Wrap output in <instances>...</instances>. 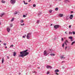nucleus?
Listing matches in <instances>:
<instances>
[{
	"label": "nucleus",
	"mask_w": 75,
	"mask_h": 75,
	"mask_svg": "<svg viewBox=\"0 0 75 75\" xmlns=\"http://www.w3.org/2000/svg\"><path fill=\"white\" fill-rule=\"evenodd\" d=\"M28 51V50L27 49L23 51L20 52V55L18 56L19 57H22L23 58V57L26 56L29 54V52H27Z\"/></svg>",
	"instance_id": "1"
},
{
	"label": "nucleus",
	"mask_w": 75,
	"mask_h": 75,
	"mask_svg": "<svg viewBox=\"0 0 75 75\" xmlns=\"http://www.w3.org/2000/svg\"><path fill=\"white\" fill-rule=\"evenodd\" d=\"M51 51V49H50L48 50V52H47V51L45 50L43 53V54L44 55H46V56H47L49 54V53H50V52H50Z\"/></svg>",
	"instance_id": "2"
},
{
	"label": "nucleus",
	"mask_w": 75,
	"mask_h": 75,
	"mask_svg": "<svg viewBox=\"0 0 75 75\" xmlns=\"http://www.w3.org/2000/svg\"><path fill=\"white\" fill-rule=\"evenodd\" d=\"M31 33H28L26 36L27 39H30V37H31Z\"/></svg>",
	"instance_id": "3"
},
{
	"label": "nucleus",
	"mask_w": 75,
	"mask_h": 75,
	"mask_svg": "<svg viewBox=\"0 0 75 75\" xmlns=\"http://www.w3.org/2000/svg\"><path fill=\"white\" fill-rule=\"evenodd\" d=\"M60 26L59 25H56L54 26V28L55 29H57Z\"/></svg>",
	"instance_id": "4"
},
{
	"label": "nucleus",
	"mask_w": 75,
	"mask_h": 75,
	"mask_svg": "<svg viewBox=\"0 0 75 75\" xmlns=\"http://www.w3.org/2000/svg\"><path fill=\"white\" fill-rule=\"evenodd\" d=\"M10 2L11 4H13L16 3V1L13 0H11L10 1Z\"/></svg>",
	"instance_id": "5"
},
{
	"label": "nucleus",
	"mask_w": 75,
	"mask_h": 75,
	"mask_svg": "<svg viewBox=\"0 0 75 75\" xmlns=\"http://www.w3.org/2000/svg\"><path fill=\"white\" fill-rule=\"evenodd\" d=\"M46 68H47V69H49V68H50V69H52V67H51V66H47L46 67Z\"/></svg>",
	"instance_id": "6"
},
{
	"label": "nucleus",
	"mask_w": 75,
	"mask_h": 75,
	"mask_svg": "<svg viewBox=\"0 0 75 75\" xmlns=\"http://www.w3.org/2000/svg\"><path fill=\"white\" fill-rule=\"evenodd\" d=\"M72 18H73V15H71L69 18H70V19H72Z\"/></svg>",
	"instance_id": "7"
},
{
	"label": "nucleus",
	"mask_w": 75,
	"mask_h": 75,
	"mask_svg": "<svg viewBox=\"0 0 75 75\" xmlns=\"http://www.w3.org/2000/svg\"><path fill=\"white\" fill-rule=\"evenodd\" d=\"M7 31H8V33H9L10 31V29L8 28H7Z\"/></svg>",
	"instance_id": "8"
},
{
	"label": "nucleus",
	"mask_w": 75,
	"mask_h": 75,
	"mask_svg": "<svg viewBox=\"0 0 75 75\" xmlns=\"http://www.w3.org/2000/svg\"><path fill=\"white\" fill-rule=\"evenodd\" d=\"M59 16L60 17H63V14H60L59 15Z\"/></svg>",
	"instance_id": "9"
},
{
	"label": "nucleus",
	"mask_w": 75,
	"mask_h": 75,
	"mask_svg": "<svg viewBox=\"0 0 75 75\" xmlns=\"http://www.w3.org/2000/svg\"><path fill=\"white\" fill-rule=\"evenodd\" d=\"M4 13H1L0 14V17H2V16H4Z\"/></svg>",
	"instance_id": "10"
},
{
	"label": "nucleus",
	"mask_w": 75,
	"mask_h": 75,
	"mask_svg": "<svg viewBox=\"0 0 75 75\" xmlns=\"http://www.w3.org/2000/svg\"><path fill=\"white\" fill-rule=\"evenodd\" d=\"M64 55H63L60 56V58L61 59H62L63 58H64V59H65V57L64 58Z\"/></svg>",
	"instance_id": "11"
},
{
	"label": "nucleus",
	"mask_w": 75,
	"mask_h": 75,
	"mask_svg": "<svg viewBox=\"0 0 75 75\" xmlns=\"http://www.w3.org/2000/svg\"><path fill=\"white\" fill-rule=\"evenodd\" d=\"M66 19L67 20H69V16H66Z\"/></svg>",
	"instance_id": "12"
},
{
	"label": "nucleus",
	"mask_w": 75,
	"mask_h": 75,
	"mask_svg": "<svg viewBox=\"0 0 75 75\" xmlns=\"http://www.w3.org/2000/svg\"><path fill=\"white\" fill-rule=\"evenodd\" d=\"M59 70H58V69H57L55 70L54 72H59Z\"/></svg>",
	"instance_id": "13"
},
{
	"label": "nucleus",
	"mask_w": 75,
	"mask_h": 75,
	"mask_svg": "<svg viewBox=\"0 0 75 75\" xmlns=\"http://www.w3.org/2000/svg\"><path fill=\"white\" fill-rule=\"evenodd\" d=\"M4 61V58H2V64H3Z\"/></svg>",
	"instance_id": "14"
},
{
	"label": "nucleus",
	"mask_w": 75,
	"mask_h": 75,
	"mask_svg": "<svg viewBox=\"0 0 75 75\" xmlns=\"http://www.w3.org/2000/svg\"><path fill=\"white\" fill-rule=\"evenodd\" d=\"M13 55L14 57H15V56H16V52H13Z\"/></svg>",
	"instance_id": "15"
},
{
	"label": "nucleus",
	"mask_w": 75,
	"mask_h": 75,
	"mask_svg": "<svg viewBox=\"0 0 75 75\" xmlns=\"http://www.w3.org/2000/svg\"><path fill=\"white\" fill-rule=\"evenodd\" d=\"M50 55H51V56H52L53 57V56H55V54H53L52 53L50 54Z\"/></svg>",
	"instance_id": "16"
},
{
	"label": "nucleus",
	"mask_w": 75,
	"mask_h": 75,
	"mask_svg": "<svg viewBox=\"0 0 75 75\" xmlns=\"http://www.w3.org/2000/svg\"><path fill=\"white\" fill-rule=\"evenodd\" d=\"M17 13H18V12L17 11H16L15 13H14L13 14L14 15H16V14H17Z\"/></svg>",
	"instance_id": "17"
},
{
	"label": "nucleus",
	"mask_w": 75,
	"mask_h": 75,
	"mask_svg": "<svg viewBox=\"0 0 75 75\" xmlns=\"http://www.w3.org/2000/svg\"><path fill=\"white\" fill-rule=\"evenodd\" d=\"M42 13L41 12H40V13H38V16H40V15H41V14Z\"/></svg>",
	"instance_id": "18"
},
{
	"label": "nucleus",
	"mask_w": 75,
	"mask_h": 75,
	"mask_svg": "<svg viewBox=\"0 0 75 75\" xmlns=\"http://www.w3.org/2000/svg\"><path fill=\"white\" fill-rule=\"evenodd\" d=\"M69 38V39H70V40H71V39H72V38H72V36H70Z\"/></svg>",
	"instance_id": "19"
},
{
	"label": "nucleus",
	"mask_w": 75,
	"mask_h": 75,
	"mask_svg": "<svg viewBox=\"0 0 75 75\" xmlns=\"http://www.w3.org/2000/svg\"><path fill=\"white\" fill-rule=\"evenodd\" d=\"M23 22H24V20H22L20 21V23H23Z\"/></svg>",
	"instance_id": "20"
},
{
	"label": "nucleus",
	"mask_w": 75,
	"mask_h": 75,
	"mask_svg": "<svg viewBox=\"0 0 75 75\" xmlns=\"http://www.w3.org/2000/svg\"><path fill=\"white\" fill-rule=\"evenodd\" d=\"M1 2L2 3H6V1H3V0H2L1 1Z\"/></svg>",
	"instance_id": "21"
},
{
	"label": "nucleus",
	"mask_w": 75,
	"mask_h": 75,
	"mask_svg": "<svg viewBox=\"0 0 75 75\" xmlns=\"http://www.w3.org/2000/svg\"><path fill=\"white\" fill-rule=\"evenodd\" d=\"M55 10L56 11H58V8H56L55 9Z\"/></svg>",
	"instance_id": "22"
},
{
	"label": "nucleus",
	"mask_w": 75,
	"mask_h": 75,
	"mask_svg": "<svg viewBox=\"0 0 75 75\" xmlns=\"http://www.w3.org/2000/svg\"><path fill=\"white\" fill-rule=\"evenodd\" d=\"M65 41H66V42H67V43H69V42L68 41V40H65Z\"/></svg>",
	"instance_id": "23"
},
{
	"label": "nucleus",
	"mask_w": 75,
	"mask_h": 75,
	"mask_svg": "<svg viewBox=\"0 0 75 75\" xmlns=\"http://www.w3.org/2000/svg\"><path fill=\"white\" fill-rule=\"evenodd\" d=\"M75 41H74L73 42H72L71 44V45H73V44H75Z\"/></svg>",
	"instance_id": "24"
},
{
	"label": "nucleus",
	"mask_w": 75,
	"mask_h": 75,
	"mask_svg": "<svg viewBox=\"0 0 75 75\" xmlns=\"http://www.w3.org/2000/svg\"><path fill=\"white\" fill-rule=\"evenodd\" d=\"M14 47V45H12L10 46L9 48H11V47Z\"/></svg>",
	"instance_id": "25"
},
{
	"label": "nucleus",
	"mask_w": 75,
	"mask_h": 75,
	"mask_svg": "<svg viewBox=\"0 0 75 75\" xmlns=\"http://www.w3.org/2000/svg\"><path fill=\"white\" fill-rule=\"evenodd\" d=\"M14 18H12L11 19V21H14Z\"/></svg>",
	"instance_id": "26"
},
{
	"label": "nucleus",
	"mask_w": 75,
	"mask_h": 75,
	"mask_svg": "<svg viewBox=\"0 0 75 75\" xmlns=\"http://www.w3.org/2000/svg\"><path fill=\"white\" fill-rule=\"evenodd\" d=\"M35 6H36V5H35V4H34L33 5V7H35Z\"/></svg>",
	"instance_id": "27"
},
{
	"label": "nucleus",
	"mask_w": 75,
	"mask_h": 75,
	"mask_svg": "<svg viewBox=\"0 0 75 75\" xmlns=\"http://www.w3.org/2000/svg\"><path fill=\"white\" fill-rule=\"evenodd\" d=\"M64 44H65L66 45H67V42H66V41H64Z\"/></svg>",
	"instance_id": "28"
},
{
	"label": "nucleus",
	"mask_w": 75,
	"mask_h": 75,
	"mask_svg": "<svg viewBox=\"0 0 75 75\" xmlns=\"http://www.w3.org/2000/svg\"><path fill=\"white\" fill-rule=\"evenodd\" d=\"M64 45H65L64 44V43H63L62 45V47H63V48H64Z\"/></svg>",
	"instance_id": "29"
},
{
	"label": "nucleus",
	"mask_w": 75,
	"mask_h": 75,
	"mask_svg": "<svg viewBox=\"0 0 75 75\" xmlns=\"http://www.w3.org/2000/svg\"><path fill=\"white\" fill-rule=\"evenodd\" d=\"M40 22V20L37 21V22H36L37 23H39Z\"/></svg>",
	"instance_id": "30"
},
{
	"label": "nucleus",
	"mask_w": 75,
	"mask_h": 75,
	"mask_svg": "<svg viewBox=\"0 0 75 75\" xmlns=\"http://www.w3.org/2000/svg\"><path fill=\"white\" fill-rule=\"evenodd\" d=\"M52 11V10H50L49 11V12L50 13H51Z\"/></svg>",
	"instance_id": "31"
},
{
	"label": "nucleus",
	"mask_w": 75,
	"mask_h": 75,
	"mask_svg": "<svg viewBox=\"0 0 75 75\" xmlns=\"http://www.w3.org/2000/svg\"><path fill=\"white\" fill-rule=\"evenodd\" d=\"M23 17H24V18L26 17V15H23Z\"/></svg>",
	"instance_id": "32"
},
{
	"label": "nucleus",
	"mask_w": 75,
	"mask_h": 75,
	"mask_svg": "<svg viewBox=\"0 0 75 75\" xmlns=\"http://www.w3.org/2000/svg\"><path fill=\"white\" fill-rule=\"evenodd\" d=\"M72 33H73V35H75V32L73 31Z\"/></svg>",
	"instance_id": "33"
},
{
	"label": "nucleus",
	"mask_w": 75,
	"mask_h": 75,
	"mask_svg": "<svg viewBox=\"0 0 75 75\" xmlns=\"http://www.w3.org/2000/svg\"><path fill=\"white\" fill-rule=\"evenodd\" d=\"M11 27H13V24H11L10 25Z\"/></svg>",
	"instance_id": "34"
},
{
	"label": "nucleus",
	"mask_w": 75,
	"mask_h": 75,
	"mask_svg": "<svg viewBox=\"0 0 75 75\" xmlns=\"http://www.w3.org/2000/svg\"><path fill=\"white\" fill-rule=\"evenodd\" d=\"M50 74V72L49 71H47V74L48 75Z\"/></svg>",
	"instance_id": "35"
},
{
	"label": "nucleus",
	"mask_w": 75,
	"mask_h": 75,
	"mask_svg": "<svg viewBox=\"0 0 75 75\" xmlns=\"http://www.w3.org/2000/svg\"><path fill=\"white\" fill-rule=\"evenodd\" d=\"M21 25L22 26L24 25V23H23V24H21Z\"/></svg>",
	"instance_id": "36"
},
{
	"label": "nucleus",
	"mask_w": 75,
	"mask_h": 75,
	"mask_svg": "<svg viewBox=\"0 0 75 75\" xmlns=\"http://www.w3.org/2000/svg\"><path fill=\"white\" fill-rule=\"evenodd\" d=\"M3 45H5V46H6V43H4L3 44Z\"/></svg>",
	"instance_id": "37"
},
{
	"label": "nucleus",
	"mask_w": 75,
	"mask_h": 75,
	"mask_svg": "<svg viewBox=\"0 0 75 75\" xmlns=\"http://www.w3.org/2000/svg\"><path fill=\"white\" fill-rule=\"evenodd\" d=\"M64 40V38H62V40L61 41H63Z\"/></svg>",
	"instance_id": "38"
},
{
	"label": "nucleus",
	"mask_w": 75,
	"mask_h": 75,
	"mask_svg": "<svg viewBox=\"0 0 75 75\" xmlns=\"http://www.w3.org/2000/svg\"><path fill=\"white\" fill-rule=\"evenodd\" d=\"M67 47L66 46L65 48V50H67Z\"/></svg>",
	"instance_id": "39"
},
{
	"label": "nucleus",
	"mask_w": 75,
	"mask_h": 75,
	"mask_svg": "<svg viewBox=\"0 0 75 75\" xmlns=\"http://www.w3.org/2000/svg\"><path fill=\"white\" fill-rule=\"evenodd\" d=\"M71 25H69V28H71Z\"/></svg>",
	"instance_id": "40"
},
{
	"label": "nucleus",
	"mask_w": 75,
	"mask_h": 75,
	"mask_svg": "<svg viewBox=\"0 0 75 75\" xmlns=\"http://www.w3.org/2000/svg\"><path fill=\"white\" fill-rule=\"evenodd\" d=\"M24 4H28V3H26L25 2Z\"/></svg>",
	"instance_id": "41"
},
{
	"label": "nucleus",
	"mask_w": 75,
	"mask_h": 75,
	"mask_svg": "<svg viewBox=\"0 0 75 75\" xmlns=\"http://www.w3.org/2000/svg\"><path fill=\"white\" fill-rule=\"evenodd\" d=\"M7 59H9V56H7Z\"/></svg>",
	"instance_id": "42"
},
{
	"label": "nucleus",
	"mask_w": 75,
	"mask_h": 75,
	"mask_svg": "<svg viewBox=\"0 0 75 75\" xmlns=\"http://www.w3.org/2000/svg\"><path fill=\"white\" fill-rule=\"evenodd\" d=\"M62 69H65V67H62Z\"/></svg>",
	"instance_id": "43"
},
{
	"label": "nucleus",
	"mask_w": 75,
	"mask_h": 75,
	"mask_svg": "<svg viewBox=\"0 0 75 75\" xmlns=\"http://www.w3.org/2000/svg\"><path fill=\"white\" fill-rule=\"evenodd\" d=\"M65 1H68V0H65Z\"/></svg>",
	"instance_id": "44"
},
{
	"label": "nucleus",
	"mask_w": 75,
	"mask_h": 75,
	"mask_svg": "<svg viewBox=\"0 0 75 75\" xmlns=\"http://www.w3.org/2000/svg\"><path fill=\"white\" fill-rule=\"evenodd\" d=\"M71 41H73V40L72 39H70Z\"/></svg>",
	"instance_id": "45"
},
{
	"label": "nucleus",
	"mask_w": 75,
	"mask_h": 75,
	"mask_svg": "<svg viewBox=\"0 0 75 75\" xmlns=\"http://www.w3.org/2000/svg\"><path fill=\"white\" fill-rule=\"evenodd\" d=\"M71 13H74V11H71Z\"/></svg>",
	"instance_id": "46"
},
{
	"label": "nucleus",
	"mask_w": 75,
	"mask_h": 75,
	"mask_svg": "<svg viewBox=\"0 0 75 75\" xmlns=\"http://www.w3.org/2000/svg\"><path fill=\"white\" fill-rule=\"evenodd\" d=\"M23 38H25V36H23Z\"/></svg>",
	"instance_id": "47"
},
{
	"label": "nucleus",
	"mask_w": 75,
	"mask_h": 75,
	"mask_svg": "<svg viewBox=\"0 0 75 75\" xmlns=\"http://www.w3.org/2000/svg\"><path fill=\"white\" fill-rule=\"evenodd\" d=\"M56 75H58V73H57V72L56 73Z\"/></svg>",
	"instance_id": "48"
},
{
	"label": "nucleus",
	"mask_w": 75,
	"mask_h": 75,
	"mask_svg": "<svg viewBox=\"0 0 75 75\" xmlns=\"http://www.w3.org/2000/svg\"><path fill=\"white\" fill-rule=\"evenodd\" d=\"M64 61H62V63H64Z\"/></svg>",
	"instance_id": "49"
},
{
	"label": "nucleus",
	"mask_w": 75,
	"mask_h": 75,
	"mask_svg": "<svg viewBox=\"0 0 75 75\" xmlns=\"http://www.w3.org/2000/svg\"><path fill=\"white\" fill-rule=\"evenodd\" d=\"M67 32H65V33L66 34H67Z\"/></svg>",
	"instance_id": "50"
},
{
	"label": "nucleus",
	"mask_w": 75,
	"mask_h": 75,
	"mask_svg": "<svg viewBox=\"0 0 75 75\" xmlns=\"http://www.w3.org/2000/svg\"><path fill=\"white\" fill-rule=\"evenodd\" d=\"M70 34H72V32H71V33H70Z\"/></svg>",
	"instance_id": "51"
},
{
	"label": "nucleus",
	"mask_w": 75,
	"mask_h": 75,
	"mask_svg": "<svg viewBox=\"0 0 75 75\" xmlns=\"http://www.w3.org/2000/svg\"><path fill=\"white\" fill-rule=\"evenodd\" d=\"M23 1V2H24V4L25 3V1Z\"/></svg>",
	"instance_id": "52"
},
{
	"label": "nucleus",
	"mask_w": 75,
	"mask_h": 75,
	"mask_svg": "<svg viewBox=\"0 0 75 75\" xmlns=\"http://www.w3.org/2000/svg\"><path fill=\"white\" fill-rule=\"evenodd\" d=\"M1 22L0 21V25H1Z\"/></svg>",
	"instance_id": "53"
},
{
	"label": "nucleus",
	"mask_w": 75,
	"mask_h": 75,
	"mask_svg": "<svg viewBox=\"0 0 75 75\" xmlns=\"http://www.w3.org/2000/svg\"><path fill=\"white\" fill-rule=\"evenodd\" d=\"M31 1V0H29V1H28V2H30V1Z\"/></svg>",
	"instance_id": "54"
},
{
	"label": "nucleus",
	"mask_w": 75,
	"mask_h": 75,
	"mask_svg": "<svg viewBox=\"0 0 75 75\" xmlns=\"http://www.w3.org/2000/svg\"><path fill=\"white\" fill-rule=\"evenodd\" d=\"M38 69H40V67H38Z\"/></svg>",
	"instance_id": "55"
},
{
	"label": "nucleus",
	"mask_w": 75,
	"mask_h": 75,
	"mask_svg": "<svg viewBox=\"0 0 75 75\" xmlns=\"http://www.w3.org/2000/svg\"><path fill=\"white\" fill-rule=\"evenodd\" d=\"M52 24H51L50 25V26H52Z\"/></svg>",
	"instance_id": "56"
},
{
	"label": "nucleus",
	"mask_w": 75,
	"mask_h": 75,
	"mask_svg": "<svg viewBox=\"0 0 75 75\" xmlns=\"http://www.w3.org/2000/svg\"><path fill=\"white\" fill-rule=\"evenodd\" d=\"M24 36L25 37H26V35H25Z\"/></svg>",
	"instance_id": "57"
},
{
	"label": "nucleus",
	"mask_w": 75,
	"mask_h": 75,
	"mask_svg": "<svg viewBox=\"0 0 75 75\" xmlns=\"http://www.w3.org/2000/svg\"><path fill=\"white\" fill-rule=\"evenodd\" d=\"M7 48V46H6V47H5V48Z\"/></svg>",
	"instance_id": "58"
},
{
	"label": "nucleus",
	"mask_w": 75,
	"mask_h": 75,
	"mask_svg": "<svg viewBox=\"0 0 75 75\" xmlns=\"http://www.w3.org/2000/svg\"><path fill=\"white\" fill-rule=\"evenodd\" d=\"M69 34H71V32H69Z\"/></svg>",
	"instance_id": "59"
},
{
	"label": "nucleus",
	"mask_w": 75,
	"mask_h": 75,
	"mask_svg": "<svg viewBox=\"0 0 75 75\" xmlns=\"http://www.w3.org/2000/svg\"><path fill=\"white\" fill-rule=\"evenodd\" d=\"M2 42L0 40V42Z\"/></svg>",
	"instance_id": "60"
},
{
	"label": "nucleus",
	"mask_w": 75,
	"mask_h": 75,
	"mask_svg": "<svg viewBox=\"0 0 75 75\" xmlns=\"http://www.w3.org/2000/svg\"><path fill=\"white\" fill-rule=\"evenodd\" d=\"M19 75H20V73H19Z\"/></svg>",
	"instance_id": "61"
},
{
	"label": "nucleus",
	"mask_w": 75,
	"mask_h": 75,
	"mask_svg": "<svg viewBox=\"0 0 75 75\" xmlns=\"http://www.w3.org/2000/svg\"><path fill=\"white\" fill-rule=\"evenodd\" d=\"M19 75H20V73H19Z\"/></svg>",
	"instance_id": "62"
},
{
	"label": "nucleus",
	"mask_w": 75,
	"mask_h": 75,
	"mask_svg": "<svg viewBox=\"0 0 75 75\" xmlns=\"http://www.w3.org/2000/svg\"><path fill=\"white\" fill-rule=\"evenodd\" d=\"M52 5H50V6H51Z\"/></svg>",
	"instance_id": "63"
},
{
	"label": "nucleus",
	"mask_w": 75,
	"mask_h": 75,
	"mask_svg": "<svg viewBox=\"0 0 75 75\" xmlns=\"http://www.w3.org/2000/svg\"><path fill=\"white\" fill-rule=\"evenodd\" d=\"M0 45H1V44H0Z\"/></svg>",
	"instance_id": "64"
}]
</instances>
